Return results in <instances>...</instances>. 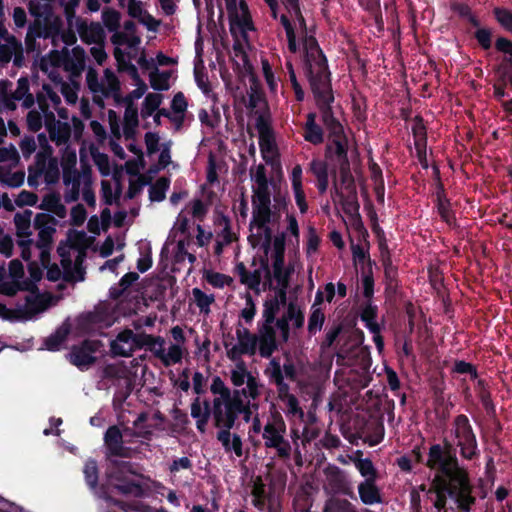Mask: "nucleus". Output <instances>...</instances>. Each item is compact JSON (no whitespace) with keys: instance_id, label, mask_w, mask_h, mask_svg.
<instances>
[{"instance_id":"f257e3e1","label":"nucleus","mask_w":512,"mask_h":512,"mask_svg":"<svg viewBox=\"0 0 512 512\" xmlns=\"http://www.w3.org/2000/svg\"><path fill=\"white\" fill-rule=\"evenodd\" d=\"M314 99L321 122L327 131V143L324 149L325 159L333 164L346 162L349 160V140L343 124L336 118L332 108L335 100L334 94L330 93L314 97Z\"/></svg>"},{"instance_id":"f03ea898","label":"nucleus","mask_w":512,"mask_h":512,"mask_svg":"<svg viewBox=\"0 0 512 512\" xmlns=\"http://www.w3.org/2000/svg\"><path fill=\"white\" fill-rule=\"evenodd\" d=\"M304 72L309 82L313 97L333 93L331 73L328 60L319 46L317 39L307 34L303 40Z\"/></svg>"},{"instance_id":"7ed1b4c3","label":"nucleus","mask_w":512,"mask_h":512,"mask_svg":"<svg viewBox=\"0 0 512 512\" xmlns=\"http://www.w3.org/2000/svg\"><path fill=\"white\" fill-rule=\"evenodd\" d=\"M135 472L133 465L128 461H111V466L106 472L108 497L103 498L106 502L126 510V503L113 498L112 494L117 493L123 496L142 497L144 488L142 484L133 479Z\"/></svg>"},{"instance_id":"20e7f679","label":"nucleus","mask_w":512,"mask_h":512,"mask_svg":"<svg viewBox=\"0 0 512 512\" xmlns=\"http://www.w3.org/2000/svg\"><path fill=\"white\" fill-rule=\"evenodd\" d=\"M432 485H440L453 499L461 512H471L476 498L472 495L473 486L467 469L460 463L449 470L447 474L435 475Z\"/></svg>"},{"instance_id":"39448f33","label":"nucleus","mask_w":512,"mask_h":512,"mask_svg":"<svg viewBox=\"0 0 512 512\" xmlns=\"http://www.w3.org/2000/svg\"><path fill=\"white\" fill-rule=\"evenodd\" d=\"M453 435L460 455L465 460L477 459L480 455L478 442L473 427L464 414L457 415L453 420Z\"/></svg>"},{"instance_id":"423d86ee","label":"nucleus","mask_w":512,"mask_h":512,"mask_svg":"<svg viewBox=\"0 0 512 512\" xmlns=\"http://www.w3.org/2000/svg\"><path fill=\"white\" fill-rule=\"evenodd\" d=\"M458 464L456 448L446 438L443 440L442 445L436 443L430 446L425 466L435 471V475L447 474L449 470Z\"/></svg>"},{"instance_id":"0eeeda50","label":"nucleus","mask_w":512,"mask_h":512,"mask_svg":"<svg viewBox=\"0 0 512 512\" xmlns=\"http://www.w3.org/2000/svg\"><path fill=\"white\" fill-rule=\"evenodd\" d=\"M354 426L355 436L371 447L378 445L384 439L385 428L381 418H357Z\"/></svg>"},{"instance_id":"6e6552de","label":"nucleus","mask_w":512,"mask_h":512,"mask_svg":"<svg viewBox=\"0 0 512 512\" xmlns=\"http://www.w3.org/2000/svg\"><path fill=\"white\" fill-rule=\"evenodd\" d=\"M284 426V423L281 422ZM285 431L278 428L275 424L268 422L263 429L262 437L265 441L266 448H274L277 456L281 459H289L291 456V445L288 440L284 439L282 433Z\"/></svg>"},{"instance_id":"1a4fd4ad","label":"nucleus","mask_w":512,"mask_h":512,"mask_svg":"<svg viewBox=\"0 0 512 512\" xmlns=\"http://www.w3.org/2000/svg\"><path fill=\"white\" fill-rule=\"evenodd\" d=\"M239 5L242 11L241 15L238 13V10L228 13L230 32L234 38L241 36L245 41H247V32L252 31L255 28L246 2L241 0Z\"/></svg>"},{"instance_id":"9d476101","label":"nucleus","mask_w":512,"mask_h":512,"mask_svg":"<svg viewBox=\"0 0 512 512\" xmlns=\"http://www.w3.org/2000/svg\"><path fill=\"white\" fill-rule=\"evenodd\" d=\"M104 444L109 456L130 458L133 449L124 445L123 435L118 426L108 427L104 434Z\"/></svg>"},{"instance_id":"9b49d317","label":"nucleus","mask_w":512,"mask_h":512,"mask_svg":"<svg viewBox=\"0 0 512 512\" xmlns=\"http://www.w3.org/2000/svg\"><path fill=\"white\" fill-rule=\"evenodd\" d=\"M94 352H96L95 343L84 340L81 346L73 347L70 353V362L80 370L87 369L96 361V357L92 355Z\"/></svg>"},{"instance_id":"f8f14e48","label":"nucleus","mask_w":512,"mask_h":512,"mask_svg":"<svg viewBox=\"0 0 512 512\" xmlns=\"http://www.w3.org/2000/svg\"><path fill=\"white\" fill-rule=\"evenodd\" d=\"M165 340L161 336H153L145 332L134 333L133 345L134 350L146 347L155 357L160 360L165 359Z\"/></svg>"},{"instance_id":"ddd939ff","label":"nucleus","mask_w":512,"mask_h":512,"mask_svg":"<svg viewBox=\"0 0 512 512\" xmlns=\"http://www.w3.org/2000/svg\"><path fill=\"white\" fill-rule=\"evenodd\" d=\"M256 129L259 133V144L262 152V156L264 161L267 164H273V158L268 157L266 153L274 152L275 146L271 141L272 138V129L270 127V123L268 119L265 118L264 115H259L256 119Z\"/></svg>"},{"instance_id":"4468645a","label":"nucleus","mask_w":512,"mask_h":512,"mask_svg":"<svg viewBox=\"0 0 512 512\" xmlns=\"http://www.w3.org/2000/svg\"><path fill=\"white\" fill-rule=\"evenodd\" d=\"M84 478L89 489L100 499L107 498V485L102 483L99 485V471L97 461L95 459H88L85 462L84 469Z\"/></svg>"},{"instance_id":"2eb2a0df","label":"nucleus","mask_w":512,"mask_h":512,"mask_svg":"<svg viewBox=\"0 0 512 512\" xmlns=\"http://www.w3.org/2000/svg\"><path fill=\"white\" fill-rule=\"evenodd\" d=\"M259 354L263 358H270L272 354L278 349L276 331L273 325L262 324L259 327Z\"/></svg>"},{"instance_id":"dca6fc26","label":"nucleus","mask_w":512,"mask_h":512,"mask_svg":"<svg viewBox=\"0 0 512 512\" xmlns=\"http://www.w3.org/2000/svg\"><path fill=\"white\" fill-rule=\"evenodd\" d=\"M36 283L37 282L32 279H25L21 282L19 281L20 291H28L34 294V296L28 295L25 297L26 308L30 314H35L45 309L41 300L42 296L39 293V288Z\"/></svg>"},{"instance_id":"f3484780","label":"nucleus","mask_w":512,"mask_h":512,"mask_svg":"<svg viewBox=\"0 0 512 512\" xmlns=\"http://www.w3.org/2000/svg\"><path fill=\"white\" fill-rule=\"evenodd\" d=\"M262 273H265V278L272 288V274L269 266V261L266 256L260 258V268L247 273V277L243 279L242 284L246 285L249 289L258 291L262 280Z\"/></svg>"},{"instance_id":"a211bd4d","label":"nucleus","mask_w":512,"mask_h":512,"mask_svg":"<svg viewBox=\"0 0 512 512\" xmlns=\"http://www.w3.org/2000/svg\"><path fill=\"white\" fill-rule=\"evenodd\" d=\"M77 30L81 40L86 44H100L104 42L105 32L98 22H91L90 24L81 22L78 24Z\"/></svg>"},{"instance_id":"6ab92c4d","label":"nucleus","mask_w":512,"mask_h":512,"mask_svg":"<svg viewBox=\"0 0 512 512\" xmlns=\"http://www.w3.org/2000/svg\"><path fill=\"white\" fill-rule=\"evenodd\" d=\"M377 479H365L358 485L361 502L365 505H374L382 502L380 489L376 485Z\"/></svg>"},{"instance_id":"aec40b11","label":"nucleus","mask_w":512,"mask_h":512,"mask_svg":"<svg viewBox=\"0 0 512 512\" xmlns=\"http://www.w3.org/2000/svg\"><path fill=\"white\" fill-rule=\"evenodd\" d=\"M213 419L214 425L217 428L232 429L235 425L239 414L232 408L229 401H223V406H220V415L215 414V406L213 405Z\"/></svg>"},{"instance_id":"412c9836","label":"nucleus","mask_w":512,"mask_h":512,"mask_svg":"<svg viewBox=\"0 0 512 512\" xmlns=\"http://www.w3.org/2000/svg\"><path fill=\"white\" fill-rule=\"evenodd\" d=\"M337 168L340 174V181L345 186V189L349 193H354V197H356V186L355 180L351 172V164L350 160L346 162L335 163L331 169V174L334 178H336Z\"/></svg>"},{"instance_id":"4be33fe9","label":"nucleus","mask_w":512,"mask_h":512,"mask_svg":"<svg viewBox=\"0 0 512 512\" xmlns=\"http://www.w3.org/2000/svg\"><path fill=\"white\" fill-rule=\"evenodd\" d=\"M210 391L214 395H219L213 399L215 406V414L220 415V406H223V401L229 400L232 391L225 385L224 381L219 376H214L210 386Z\"/></svg>"},{"instance_id":"5701e85b","label":"nucleus","mask_w":512,"mask_h":512,"mask_svg":"<svg viewBox=\"0 0 512 512\" xmlns=\"http://www.w3.org/2000/svg\"><path fill=\"white\" fill-rule=\"evenodd\" d=\"M46 128L52 140H56L58 138L59 140L66 141L69 138L70 126L68 123L56 121L52 112L46 114Z\"/></svg>"},{"instance_id":"b1692460","label":"nucleus","mask_w":512,"mask_h":512,"mask_svg":"<svg viewBox=\"0 0 512 512\" xmlns=\"http://www.w3.org/2000/svg\"><path fill=\"white\" fill-rule=\"evenodd\" d=\"M239 326H241L239 324ZM236 336L238 343L247 355L253 356L256 353L258 338L256 335L251 334L247 328L238 327L236 329Z\"/></svg>"},{"instance_id":"393cba45","label":"nucleus","mask_w":512,"mask_h":512,"mask_svg":"<svg viewBox=\"0 0 512 512\" xmlns=\"http://www.w3.org/2000/svg\"><path fill=\"white\" fill-rule=\"evenodd\" d=\"M477 396L488 415H493L496 412L491 393L487 382L484 379H478L476 383Z\"/></svg>"},{"instance_id":"a878e982","label":"nucleus","mask_w":512,"mask_h":512,"mask_svg":"<svg viewBox=\"0 0 512 512\" xmlns=\"http://www.w3.org/2000/svg\"><path fill=\"white\" fill-rule=\"evenodd\" d=\"M138 125V109L134 104H131L125 108L124 112V134L127 139L134 137Z\"/></svg>"},{"instance_id":"bb28decb","label":"nucleus","mask_w":512,"mask_h":512,"mask_svg":"<svg viewBox=\"0 0 512 512\" xmlns=\"http://www.w3.org/2000/svg\"><path fill=\"white\" fill-rule=\"evenodd\" d=\"M33 212L31 210H24L22 213H16L14 216V224L16 227V234L20 238H26L31 235V217Z\"/></svg>"},{"instance_id":"cd10ccee","label":"nucleus","mask_w":512,"mask_h":512,"mask_svg":"<svg viewBox=\"0 0 512 512\" xmlns=\"http://www.w3.org/2000/svg\"><path fill=\"white\" fill-rule=\"evenodd\" d=\"M170 71H160L157 67L149 74L151 87L156 91H167L170 88Z\"/></svg>"},{"instance_id":"c85d7f7f","label":"nucleus","mask_w":512,"mask_h":512,"mask_svg":"<svg viewBox=\"0 0 512 512\" xmlns=\"http://www.w3.org/2000/svg\"><path fill=\"white\" fill-rule=\"evenodd\" d=\"M170 186V179L168 177H160L155 183L150 185L149 199L152 202H161L166 197V192Z\"/></svg>"},{"instance_id":"c756f323","label":"nucleus","mask_w":512,"mask_h":512,"mask_svg":"<svg viewBox=\"0 0 512 512\" xmlns=\"http://www.w3.org/2000/svg\"><path fill=\"white\" fill-rule=\"evenodd\" d=\"M494 73L498 81L512 90V59H503L494 67Z\"/></svg>"},{"instance_id":"7c9ffc66","label":"nucleus","mask_w":512,"mask_h":512,"mask_svg":"<svg viewBox=\"0 0 512 512\" xmlns=\"http://www.w3.org/2000/svg\"><path fill=\"white\" fill-rule=\"evenodd\" d=\"M334 193L340 198L345 214L349 215L351 218L359 214L360 205L357 201V196L354 197V193H350L351 197H345L338 189L336 183L334 184Z\"/></svg>"},{"instance_id":"2f4dec72","label":"nucleus","mask_w":512,"mask_h":512,"mask_svg":"<svg viewBox=\"0 0 512 512\" xmlns=\"http://www.w3.org/2000/svg\"><path fill=\"white\" fill-rule=\"evenodd\" d=\"M304 140L314 146L322 144L325 140V130L321 125L303 126Z\"/></svg>"},{"instance_id":"473e14b6","label":"nucleus","mask_w":512,"mask_h":512,"mask_svg":"<svg viewBox=\"0 0 512 512\" xmlns=\"http://www.w3.org/2000/svg\"><path fill=\"white\" fill-rule=\"evenodd\" d=\"M280 310V301L277 297H273L271 299H268L264 302V309H263V323L262 324H269L273 325L274 322L277 320L276 315Z\"/></svg>"},{"instance_id":"72a5a7b5","label":"nucleus","mask_w":512,"mask_h":512,"mask_svg":"<svg viewBox=\"0 0 512 512\" xmlns=\"http://www.w3.org/2000/svg\"><path fill=\"white\" fill-rule=\"evenodd\" d=\"M253 217L251 224H255L258 228L265 227L271 220L270 206L253 205Z\"/></svg>"},{"instance_id":"f704fd0d","label":"nucleus","mask_w":512,"mask_h":512,"mask_svg":"<svg viewBox=\"0 0 512 512\" xmlns=\"http://www.w3.org/2000/svg\"><path fill=\"white\" fill-rule=\"evenodd\" d=\"M355 467L365 479H377L378 472L370 458L354 460Z\"/></svg>"},{"instance_id":"c9c22d12","label":"nucleus","mask_w":512,"mask_h":512,"mask_svg":"<svg viewBox=\"0 0 512 512\" xmlns=\"http://www.w3.org/2000/svg\"><path fill=\"white\" fill-rule=\"evenodd\" d=\"M384 267V279L386 284V290L394 289L397 286L398 269L393 265L392 259L386 257V260L382 262Z\"/></svg>"},{"instance_id":"e433bc0d","label":"nucleus","mask_w":512,"mask_h":512,"mask_svg":"<svg viewBox=\"0 0 512 512\" xmlns=\"http://www.w3.org/2000/svg\"><path fill=\"white\" fill-rule=\"evenodd\" d=\"M493 15L498 24L512 34V11L505 7H495Z\"/></svg>"},{"instance_id":"4c0bfd02","label":"nucleus","mask_w":512,"mask_h":512,"mask_svg":"<svg viewBox=\"0 0 512 512\" xmlns=\"http://www.w3.org/2000/svg\"><path fill=\"white\" fill-rule=\"evenodd\" d=\"M121 15L114 9L106 8L102 12V21L110 32H115L120 27Z\"/></svg>"},{"instance_id":"58836bf2","label":"nucleus","mask_w":512,"mask_h":512,"mask_svg":"<svg viewBox=\"0 0 512 512\" xmlns=\"http://www.w3.org/2000/svg\"><path fill=\"white\" fill-rule=\"evenodd\" d=\"M436 207L441 219L445 223H447L449 226L455 224L456 218L454 212L451 209V202L449 199L436 201Z\"/></svg>"},{"instance_id":"ea45409f","label":"nucleus","mask_w":512,"mask_h":512,"mask_svg":"<svg viewBox=\"0 0 512 512\" xmlns=\"http://www.w3.org/2000/svg\"><path fill=\"white\" fill-rule=\"evenodd\" d=\"M68 330L57 329L53 334L45 339V347L49 351H58L65 341Z\"/></svg>"},{"instance_id":"a19ab883","label":"nucleus","mask_w":512,"mask_h":512,"mask_svg":"<svg viewBox=\"0 0 512 512\" xmlns=\"http://www.w3.org/2000/svg\"><path fill=\"white\" fill-rule=\"evenodd\" d=\"M288 322L292 321L295 328H301L304 325V314L300 308L293 302L287 306V312L283 315Z\"/></svg>"},{"instance_id":"79ce46f5","label":"nucleus","mask_w":512,"mask_h":512,"mask_svg":"<svg viewBox=\"0 0 512 512\" xmlns=\"http://www.w3.org/2000/svg\"><path fill=\"white\" fill-rule=\"evenodd\" d=\"M86 83L89 90L92 93L101 92L105 96H108V91L104 88V86L99 82L98 73L95 69L89 68L86 73Z\"/></svg>"},{"instance_id":"37998d69","label":"nucleus","mask_w":512,"mask_h":512,"mask_svg":"<svg viewBox=\"0 0 512 512\" xmlns=\"http://www.w3.org/2000/svg\"><path fill=\"white\" fill-rule=\"evenodd\" d=\"M228 401L231 403L232 408L234 410H236V412L239 415L240 414L243 415V420L245 422H249L250 421L251 416H252V410H251L249 402L245 403L243 401V399H241V398H239L237 396L236 397H232V395L230 396Z\"/></svg>"},{"instance_id":"c03bdc74","label":"nucleus","mask_w":512,"mask_h":512,"mask_svg":"<svg viewBox=\"0 0 512 512\" xmlns=\"http://www.w3.org/2000/svg\"><path fill=\"white\" fill-rule=\"evenodd\" d=\"M206 281L215 288H223L229 286L233 279L225 274L219 272L208 271L205 275Z\"/></svg>"},{"instance_id":"a18cd8bd","label":"nucleus","mask_w":512,"mask_h":512,"mask_svg":"<svg viewBox=\"0 0 512 512\" xmlns=\"http://www.w3.org/2000/svg\"><path fill=\"white\" fill-rule=\"evenodd\" d=\"M324 321L325 315L321 308L311 309V314L308 320V332L310 334H315L317 331H320Z\"/></svg>"},{"instance_id":"49530a36","label":"nucleus","mask_w":512,"mask_h":512,"mask_svg":"<svg viewBox=\"0 0 512 512\" xmlns=\"http://www.w3.org/2000/svg\"><path fill=\"white\" fill-rule=\"evenodd\" d=\"M192 293L195 298L196 305L199 307L200 311L208 313L210 311V305L214 302V296L207 295L199 288H194Z\"/></svg>"},{"instance_id":"de8ad7c7","label":"nucleus","mask_w":512,"mask_h":512,"mask_svg":"<svg viewBox=\"0 0 512 512\" xmlns=\"http://www.w3.org/2000/svg\"><path fill=\"white\" fill-rule=\"evenodd\" d=\"M412 134L414 136V145L415 144H427V133L426 128L423 123V118L421 116H415L414 124L412 126Z\"/></svg>"},{"instance_id":"09e8293b","label":"nucleus","mask_w":512,"mask_h":512,"mask_svg":"<svg viewBox=\"0 0 512 512\" xmlns=\"http://www.w3.org/2000/svg\"><path fill=\"white\" fill-rule=\"evenodd\" d=\"M62 30V22L59 18L50 20L48 17L44 19V39L59 36Z\"/></svg>"},{"instance_id":"8fccbe9b","label":"nucleus","mask_w":512,"mask_h":512,"mask_svg":"<svg viewBox=\"0 0 512 512\" xmlns=\"http://www.w3.org/2000/svg\"><path fill=\"white\" fill-rule=\"evenodd\" d=\"M492 36V30L487 27L479 28L474 32V38L483 50H489L492 47Z\"/></svg>"},{"instance_id":"3c124183","label":"nucleus","mask_w":512,"mask_h":512,"mask_svg":"<svg viewBox=\"0 0 512 512\" xmlns=\"http://www.w3.org/2000/svg\"><path fill=\"white\" fill-rule=\"evenodd\" d=\"M253 205H261V206H270L271 198L268 184L266 185H258L257 189L254 191L253 196Z\"/></svg>"},{"instance_id":"603ef678","label":"nucleus","mask_w":512,"mask_h":512,"mask_svg":"<svg viewBox=\"0 0 512 512\" xmlns=\"http://www.w3.org/2000/svg\"><path fill=\"white\" fill-rule=\"evenodd\" d=\"M362 286H363V296L368 301H371V299L374 295V277H373V271L371 268H368L366 271H363Z\"/></svg>"},{"instance_id":"864d4df0","label":"nucleus","mask_w":512,"mask_h":512,"mask_svg":"<svg viewBox=\"0 0 512 512\" xmlns=\"http://www.w3.org/2000/svg\"><path fill=\"white\" fill-rule=\"evenodd\" d=\"M351 251L353 260L360 264H364L365 262L368 265V268L372 269V265L375 264L373 260H371L369 252L366 251L361 245L353 244L351 245Z\"/></svg>"},{"instance_id":"5fc2aeb1","label":"nucleus","mask_w":512,"mask_h":512,"mask_svg":"<svg viewBox=\"0 0 512 512\" xmlns=\"http://www.w3.org/2000/svg\"><path fill=\"white\" fill-rule=\"evenodd\" d=\"M188 106L187 100L182 92H178L174 95L171 101V109L176 114H181L178 125H181L184 119V112Z\"/></svg>"},{"instance_id":"6e6d98bb","label":"nucleus","mask_w":512,"mask_h":512,"mask_svg":"<svg viewBox=\"0 0 512 512\" xmlns=\"http://www.w3.org/2000/svg\"><path fill=\"white\" fill-rule=\"evenodd\" d=\"M206 410L213 411V406L208 400H204L201 403L200 398L196 397L191 403V416L194 419H200L205 415Z\"/></svg>"},{"instance_id":"4d7b16f0","label":"nucleus","mask_w":512,"mask_h":512,"mask_svg":"<svg viewBox=\"0 0 512 512\" xmlns=\"http://www.w3.org/2000/svg\"><path fill=\"white\" fill-rule=\"evenodd\" d=\"M293 273H294V266L292 264H289L287 267H283L282 269H279L278 273L276 270H274L273 277L277 281L278 286H282L283 288H285V287H289L290 278Z\"/></svg>"},{"instance_id":"13d9d810","label":"nucleus","mask_w":512,"mask_h":512,"mask_svg":"<svg viewBox=\"0 0 512 512\" xmlns=\"http://www.w3.org/2000/svg\"><path fill=\"white\" fill-rule=\"evenodd\" d=\"M50 6L42 3L41 0H30L28 2V11L35 17V19H42V17L50 12Z\"/></svg>"},{"instance_id":"bf43d9fd","label":"nucleus","mask_w":512,"mask_h":512,"mask_svg":"<svg viewBox=\"0 0 512 512\" xmlns=\"http://www.w3.org/2000/svg\"><path fill=\"white\" fill-rule=\"evenodd\" d=\"M25 174L23 171H17L14 173H8V171L4 170L2 184L11 187L18 188L24 183Z\"/></svg>"},{"instance_id":"052dcab7","label":"nucleus","mask_w":512,"mask_h":512,"mask_svg":"<svg viewBox=\"0 0 512 512\" xmlns=\"http://www.w3.org/2000/svg\"><path fill=\"white\" fill-rule=\"evenodd\" d=\"M54 227L41 229L38 232V240L36 242L37 248H51L53 242V234L55 233Z\"/></svg>"},{"instance_id":"680f3d73","label":"nucleus","mask_w":512,"mask_h":512,"mask_svg":"<svg viewBox=\"0 0 512 512\" xmlns=\"http://www.w3.org/2000/svg\"><path fill=\"white\" fill-rule=\"evenodd\" d=\"M151 183L150 177H145L143 175L139 176L138 182L131 181L129 183V187L126 193V198L133 199L135 198L142 190V187Z\"/></svg>"},{"instance_id":"e2e57ef3","label":"nucleus","mask_w":512,"mask_h":512,"mask_svg":"<svg viewBox=\"0 0 512 512\" xmlns=\"http://www.w3.org/2000/svg\"><path fill=\"white\" fill-rule=\"evenodd\" d=\"M341 332H342L341 324H337V325L331 327L326 332L325 338L321 343V349L327 350V349L331 348Z\"/></svg>"},{"instance_id":"0e129e2a","label":"nucleus","mask_w":512,"mask_h":512,"mask_svg":"<svg viewBox=\"0 0 512 512\" xmlns=\"http://www.w3.org/2000/svg\"><path fill=\"white\" fill-rule=\"evenodd\" d=\"M310 171L316 179L329 177L328 164L323 160L313 159L310 162Z\"/></svg>"},{"instance_id":"69168bd1","label":"nucleus","mask_w":512,"mask_h":512,"mask_svg":"<svg viewBox=\"0 0 512 512\" xmlns=\"http://www.w3.org/2000/svg\"><path fill=\"white\" fill-rule=\"evenodd\" d=\"M92 156H93L94 163L98 167L100 173L104 176L109 175L110 165H109L108 155L105 153L92 151Z\"/></svg>"},{"instance_id":"338daca9","label":"nucleus","mask_w":512,"mask_h":512,"mask_svg":"<svg viewBox=\"0 0 512 512\" xmlns=\"http://www.w3.org/2000/svg\"><path fill=\"white\" fill-rule=\"evenodd\" d=\"M37 201V194L27 190H22L15 199V203L18 207L34 206L36 205Z\"/></svg>"},{"instance_id":"774afa93","label":"nucleus","mask_w":512,"mask_h":512,"mask_svg":"<svg viewBox=\"0 0 512 512\" xmlns=\"http://www.w3.org/2000/svg\"><path fill=\"white\" fill-rule=\"evenodd\" d=\"M70 217L73 226H81L87 218V211L82 204H77L72 207Z\"/></svg>"}]
</instances>
